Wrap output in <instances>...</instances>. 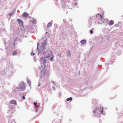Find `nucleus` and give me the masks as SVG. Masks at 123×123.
Listing matches in <instances>:
<instances>
[{
  "label": "nucleus",
  "mask_w": 123,
  "mask_h": 123,
  "mask_svg": "<svg viewBox=\"0 0 123 123\" xmlns=\"http://www.w3.org/2000/svg\"><path fill=\"white\" fill-rule=\"evenodd\" d=\"M38 43L37 46V50L38 51L39 53H41V52L42 53H43L44 56L45 58H48L49 60H50L51 61H52L53 58V56L52 55V51H47V50L45 48H43L41 52V51H39L38 48Z\"/></svg>",
  "instance_id": "1"
},
{
  "label": "nucleus",
  "mask_w": 123,
  "mask_h": 123,
  "mask_svg": "<svg viewBox=\"0 0 123 123\" xmlns=\"http://www.w3.org/2000/svg\"><path fill=\"white\" fill-rule=\"evenodd\" d=\"M40 61L42 63H43V64L46 63V60L44 58L42 57L40 58Z\"/></svg>",
  "instance_id": "2"
},
{
  "label": "nucleus",
  "mask_w": 123,
  "mask_h": 123,
  "mask_svg": "<svg viewBox=\"0 0 123 123\" xmlns=\"http://www.w3.org/2000/svg\"><path fill=\"white\" fill-rule=\"evenodd\" d=\"M17 21L20 26H23V23L22 21L21 20L19 19H18Z\"/></svg>",
  "instance_id": "3"
},
{
  "label": "nucleus",
  "mask_w": 123,
  "mask_h": 123,
  "mask_svg": "<svg viewBox=\"0 0 123 123\" xmlns=\"http://www.w3.org/2000/svg\"><path fill=\"white\" fill-rule=\"evenodd\" d=\"M103 107H101L100 108V109L99 110V109H98V111L99 112L98 113L99 114L102 113L103 114Z\"/></svg>",
  "instance_id": "4"
},
{
  "label": "nucleus",
  "mask_w": 123,
  "mask_h": 123,
  "mask_svg": "<svg viewBox=\"0 0 123 123\" xmlns=\"http://www.w3.org/2000/svg\"><path fill=\"white\" fill-rule=\"evenodd\" d=\"M29 16V14L26 12H24V17H27Z\"/></svg>",
  "instance_id": "5"
},
{
  "label": "nucleus",
  "mask_w": 123,
  "mask_h": 123,
  "mask_svg": "<svg viewBox=\"0 0 123 123\" xmlns=\"http://www.w3.org/2000/svg\"><path fill=\"white\" fill-rule=\"evenodd\" d=\"M52 25V24L51 23L49 22V23L47 25V27L48 28H49L51 27Z\"/></svg>",
  "instance_id": "6"
},
{
  "label": "nucleus",
  "mask_w": 123,
  "mask_h": 123,
  "mask_svg": "<svg viewBox=\"0 0 123 123\" xmlns=\"http://www.w3.org/2000/svg\"><path fill=\"white\" fill-rule=\"evenodd\" d=\"M11 104H16V102L14 100H11Z\"/></svg>",
  "instance_id": "7"
},
{
  "label": "nucleus",
  "mask_w": 123,
  "mask_h": 123,
  "mask_svg": "<svg viewBox=\"0 0 123 123\" xmlns=\"http://www.w3.org/2000/svg\"><path fill=\"white\" fill-rule=\"evenodd\" d=\"M114 23L112 20H110L109 23V24L111 25L114 24Z\"/></svg>",
  "instance_id": "8"
},
{
  "label": "nucleus",
  "mask_w": 123,
  "mask_h": 123,
  "mask_svg": "<svg viewBox=\"0 0 123 123\" xmlns=\"http://www.w3.org/2000/svg\"><path fill=\"white\" fill-rule=\"evenodd\" d=\"M98 109L97 108H96V109L93 111V112L94 113V114L95 115V114H97L98 113V111L97 109Z\"/></svg>",
  "instance_id": "9"
},
{
  "label": "nucleus",
  "mask_w": 123,
  "mask_h": 123,
  "mask_svg": "<svg viewBox=\"0 0 123 123\" xmlns=\"http://www.w3.org/2000/svg\"><path fill=\"white\" fill-rule=\"evenodd\" d=\"M32 23L33 24H35L36 23V21L35 19H32L31 20Z\"/></svg>",
  "instance_id": "10"
},
{
  "label": "nucleus",
  "mask_w": 123,
  "mask_h": 123,
  "mask_svg": "<svg viewBox=\"0 0 123 123\" xmlns=\"http://www.w3.org/2000/svg\"><path fill=\"white\" fill-rule=\"evenodd\" d=\"M99 16H100V19L101 20L103 18H104L103 16V15H101L100 14L99 15Z\"/></svg>",
  "instance_id": "11"
},
{
  "label": "nucleus",
  "mask_w": 123,
  "mask_h": 123,
  "mask_svg": "<svg viewBox=\"0 0 123 123\" xmlns=\"http://www.w3.org/2000/svg\"><path fill=\"white\" fill-rule=\"evenodd\" d=\"M81 43L83 44H84L86 43V41L85 40H82L81 41Z\"/></svg>",
  "instance_id": "12"
},
{
  "label": "nucleus",
  "mask_w": 123,
  "mask_h": 123,
  "mask_svg": "<svg viewBox=\"0 0 123 123\" xmlns=\"http://www.w3.org/2000/svg\"><path fill=\"white\" fill-rule=\"evenodd\" d=\"M72 99V98L70 97L69 98H68L67 99V100L68 101H69V100H71Z\"/></svg>",
  "instance_id": "13"
},
{
  "label": "nucleus",
  "mask_w": 123,
  "mask_h": 123,
  "mask_svg": "<svg viewBox=\"0 0 123 123\" xmlns=\"http://www.w3.org/2000/svg\"><path fill=\"white\" fill-rule=\"evenodd\" d=\"M17 54V53L15 51L13 52V54H12L13 55H16Z\"/></svg>",
  "instance_id": "14"
},
{
  "label": "nucleus",
  "mask_w": 123,
  "mask_h": 123,
  "mask_svg": "<svg viewBox=\"0 0 123 123\" xmlns=\"http://www.w3.org/2000/svg\"><path fill=\"white\" fill-rule=\"evenodd\" d=\"M35 53H34L33 52H32L31 53V55L33 56L35 55Z\"/></svg>",
  "instance_id": "15"
},
{
  "label": "nucleus",
  "mask_w": 123,
  "mask_h": 123,
  "mask_svg": "<svg viewBox=\"0 0 123 123\" xmlns=\"http://www.w3.org/2000/svg\"><path fill=\"white\" fill-rule=\"evenodd\" d=\"M12 13H9V16L10 17L11 15H12Z\"/></svg>",
  "instance_id": "16"
},
{
  "label": "nucleus",
  "mask_w": 123,
  "mask_h": 123,
  "mask_svg": "<svg viewBox=\"0 0 123 123\" xmlns=\"http://www.w3.org/2000/svg\"><path fill=\"white\" fill-rule=\"evenodd\" d=\"M90 33L91 34H92L93 33V32L92 31V30H91L90 31Z\"/></svg>",
  "instance_id": "17"
},
{
  "label": "nucleus",
  "mask_w": 123,
  "mask_h": 123,
  "mask_svg": "<svg viewBox=\"0 0 123 123\" xmlns=\"http://www.w3.org/2000/svg\"><path fill=\"white\" fill-rule=\"evenodd\" d=\"M34 105H35V106H36V107H37V104L36 103H34Z\"/></svg>",
  "instance_id": "18"
},
{
  "label": "nucleus",
  "mask_w": 123,
  "mask_h": 123,
  "mask_svg": "<svg viewBox=\"0 0 123 123\" xmlns=\"http://www.w3.org/2000/svg\"><path fill=\"white\" fill-rule=\"evenodd\" d=\"M28 83L29 84H30V83H31V81H30V80H28Z\"/></svg>",
  "instance_id": "19"
},
{
  "label": "nucleus",
  "mask_w": 123,
  "mask_h": 123,
  "mask_svg": "<svg viewBox=\"0 0 123 123\" xmlns=\"http://www.w3.org/2000/svg\"><path fill=\"white\" fill-rule=\"evenodd\" d=\"M37 110H36V112H37Z\"/></svg>",
  "instance_id": "20"
},
{
  "label": "nucleus",
  "mask_w": 123,
  "mask_h": 123,
  "mask_svg": "<svg viewBox=\"0 0 123 123\" xmlns=\"http://www.w3.org/2000/svg\"><path fill=\"white\" fill-rule=\"evenodd\" d=\"M38 86H40V84H39L38 85Z\"/></svg>",
  "instance_id": "21"
},
{
  "label": "nucleus",
  "mask_w": 123,
  "mask_h": 123,
  "mask_svg": "<svg viewBox=\"0 0 123 123\" xmlns=\"http://www.w3.org/2000/svg\"><path fill=\"white\" fill-rule=\"evenodd\" d=\"M117 25H114V26H116V27L117 26Z\"/></svg>",
  "instance_id": "22"
},
{
  "label": "nucleus",
  "mask_w": 123,
  "mask_h": 123,
  "mask_svg": "<svg viewBox=\"0 0 123 123\" xmlns=\"http://www.w3.org/2000/svg\"><path fill=\"white\" fill-rule=\"evenodd\" d=\"M25 88V87L24 86V88H23L24 90V89Z\"/></svg>",
  "instance_id": "23"
},
{
  "label": "nucleus",
  "mask_w": 123,
  "mask_h": 123,
  "mask_svg": "<svg viewBox=\"0 0 123 123\" xmlns=\"http://www.w3.org/2000/svg\"><path fill=\"white\" fill-rule=\"evenodd\" d=\"M25 99V97L24 96V99Z\"/></svg>",
  "instance_id": "24"
}]
</instances>
